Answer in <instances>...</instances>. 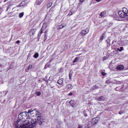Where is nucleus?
Returning a JSON list of instances; mask_svg holds the SVG:
<instances>
[{
	"label": "nucleus",
	"mask_w": 128,
	"mask_h": 128,
	"mask_svg": "<svg viewBox=\"0 0 128 128\" xmlns=\"http://www.w3.org/2000/svg\"><path fill=\"white\" fill-rule=\"evenodd\" d=\"M34 114L32 116L36 117L38 112L36 110H28V112H23L18 114V120L15 122L16 128H32V124H36V120L30 118V114Z\"/></svg>",
	"instance_id": "obj_1"
},
{
	"label": "nucleus",
	"mask_w": 128,
	"mask_h": 128,
	"mask_svg": "<svg viewBox=\"0 0 128 128\" xmlns=\"http://www.w3.org/2000/svg\"><path fill=\"white\" fill-rule=\"evenodd\" d=\"M40 114V112H38V114L36 115V116H37V118H34V120H36V124H32V126H34L36 125V124H42L44 122H46V120L42 118V117L40 116H38Z\"/></svg>",
	"instance_id": "obj_2"
},
{
	"label": "nucleus",
	"mask_w": 128,
	"mask_h": 128,
	"mask_svg": "<svg viewBox=\"0 0 128 128\" xmlns=\"http://www.w3.org/2000/svg\"><path fill=\"white\" fill-rule=\"evenodd\" d=\"M128 9L126 8H124L122 11H119L118 12V14L120 16V18H126V14H128Z\"/></svg>",
	"instance_id": "obj_3"
},
{
	"label": "nucleus",
	"mask_w": 128,
	"mask_h": 128,
	"mask_svg": "<svg viewBox=\"0 0 128 128\" xmlns=\"http://www.w3.org/2000/svg\"><path fill=\"white\" fill-rule=\"evenodd\" d=\"M97 122H98V118H93L91 120L92 126H94V124H96Z\"/></svg>",
	"instance_id": "obj_4"
},
{
	"label": "nucleus",
	"mask_w": 128,
	"mask_h": 128,
	"mask_svg": "<svg viewBox=\"0 0 128 128\" xmlns=\"http://www.w3.org/2000/svg\"><path fill=\"white\" fill-rule=\"evenodd\" d=\"M88 30L85 29L80 32V35L82 36H84L87 34H88Z\"/></svg>",
	"instance_id": "obj_5"
},
{
	"label": "nucleus",
	"mask_w": 128,
	"mask_h": 128,
	"mask_svg": "<svg viewBox=\"0 0 128 128\" xmlns=\"http://www.w3.org/2000/svg\"><path fill=\"white\" fill-rule=\"evenodd\" d=\"M106 16V12L105 11H103L100 14V18H105Z\"/></svg>",
	"instance_id": "obj_6"
},
{
	"label": "nucleus",
	"mask_w": 128,
	"mask_h": 128,
	"mask_svg": "<svg viewBox=\"0 0 128 128\" xmlns=\"http://www.w3.org/2000/svg\"><path fill=\"white\" fill-rule=\"evenodd\" d=\"M47 26H48V24H46V23L43 24V25L42 26V28L41 30V34H42V32H44V30L46 28Z\"/></svg>",
	"instance_id": "obj_7"
},
{
	"label": "nucleus",
	"mask_w": 128,
	"mask_h": 128,
	"mask_svg": "<svg viewBox=\"0 0 128 128\" xmlns=\"http://www.w3.org/2000/svg\"><path fill=\"white\" fill-rule=\"evenodd\" d=\"M66 90H70L72 89V84H69L66 86Z\"/></svg>",
	"instance_id": "obj_8"
},
{
	"label": "nucleus",
	"mask_w": 128,
	"mask_h": 128,
	"mask_svg": "<svg viewBox=\"0 0 128 128\" xmlns=\"http://www.w3.org/2000/svg\"><path fill=\"white\" fill-rule=\"evenodd\" d=\"M124 68V66L122 65H118L116 66V69L118 70H122Z\"/></svg>",
	"instance_id": "obj_9"
},
{
	"label": "nucleus",
	"mask_w": 128,
	"mask_h": 128,
	"mask_svg": "<svg viewBox=\"0 0 128 128\" xmlns=\"http://www.w3.org/2000/svg\"><path fill=\"white\" fill-rule=\"evenodd\" d=\"M36 28L32 29L29 32L30 36H32L36 32Z\"/></svg>",
	"instance_id": "obj_10"
},
{
	"label": "nucleus",
	"mask_w": 128,
	"mask_h": 128,
	"mask_svg": "<svg viewBox=\"0 0 128 128\" xmlns=\"http://www.w3.org/2000/svg\"><path fill=\"white\" fill-rule=\"evenodd\" d=\"M70 106H72L74 107V106H76V101H74V100H71L70 102Z\"/></svg>",
	"instance_id": "obj_11"
},
{
	"label": "nucleus",
	"mask_w": 128,
	"mask_h": 128,
	"mask_svg": "<svg viewBox=\"0 0 128 128\" xmlns=\"http://www.w3.org/2000/svg\"><path fill=\"white\" fill-rule=\"evenodd\" d=\"M58 84H60V86H62V84H64V79L62 78H60L58 80Z\"/></svg>",
	"instance_id": "obj_12"
},
{
	"label": "nucleus",
	"mask_w": 128,
	"mask_h": 128,
	"mask_svg": "<svg viewBox=\"0 0 128 128\" xmlns=\"http://www.w3.org/2000/svg\"><path fill=\"white\" fill-rule=\"evenodd\" d=\"M98 86H93L91 90H98Z\"/></svg>",
	"instance_id": "obj_13"
},
{
	"label": "nucleus",
	"mask_w": 128,
	"mask_h": 128,
	"mask_svg": "<svg viewBox=\"0 0 128 128\" xmlns=\"http://www.w3.org/2000/svg\"><path fill=\"white\" fill-rule=\"evenodd\" d=\"M26 5V2L22 1L19 5V6H22Z\"/></svg>",
	"instance_id": "obj_14"
},
{
	"label": "nucleus",
	"mask_w": 128,
	"mask_h": 128,
	"mask_svg": "<svg viewBox=\"0 0 128 128\" xmlns=\"http://www.w3.org/2000/svg\"><path fill=\"white\" fill-rule=\"evenodd\" d=\"M98 100H104V97L101 96L100 97H99Z\"/></svg>",
	"instance_id": "obj_15"
},
{
	"label": "nucleus",
	"mask_w": 128,
	"mask_h": 128,
	"mask_svg": "<svg viewBox=\"0 0 128 128\" xmlns=\"http://www.w3.org/2000/svg\"><path fill=\"white\" fill-rule=\"evenodd\" d=\"M117 50H118V52H122L124 50V47H120V48H117Z\"/></svg>",
	"instance_id": "obj_16"
},
{
	"label": "nucleus",
	"mask_w": 128,
	"mask_h": 128,
	"mask_svg": "<svg viewBox=\"0 0 128 128\" xmlns=\"http://www.w3.org/2000/svg\"><path fill=\"white\" fill-rule=\"evenodd\" d=\"M38 53L36 52L34 56V58H38Z\"/></svg>",
	"instance_id": "obj_17"
},
{
	"label": "nucleus",
	"mask_w": 128,
	"mask_h": 128,
	"mask_svg": "<svg viewBox=\"0 0 128 128\" xmlns=\"http://www.w3.org/2000/svg\"><path fill=\"white\" fill-rule=\"evenodd\" d=\"M64 26H66V24H60L58 26V28H59L62 29V28H64Z\"/></svg>",
	"instance_id": "obj_18"
},
{
	"label": "nucleus",
	"mask_w": 128,
	"mask_h": 128,
	"mask_svg": "<svg viewBox=\"0 0 128 128\" xmlns=\"http://www.w3.org/2000/svg\"><path fill=\"white\" fill-rule=\"evenodd\" d=\"M106 42H107L108 45L110 46V39L108 38Z\"/></svg>",
	"instance_id": "obj_19"
},
{
	"label": "nucleus",
	"mask_w": 128,
	"mask_h": 128,
	"mask_svg": "<svg viewBox=\"0 0 128 128\" xmlns=\"http://www.w3.org/2000/svg\"><path fill=\"white\" fill-rule=\"evenodd\" d=\"M24 12H21L19 14V18H22V16H24Z\"/></svg>",
	"instance_id": "obj_20"
},
{
	"label": "nucleus",
	"mask_w": 128,
	"mask_h": 128,
	"mask_svg": "<svg viewBox=\"0 0 128 128\" xmlns=\"http://www.w3.org/2000/svg\"><path fill=\"white\" fill-rule=\"evenodd\" d=\"M42 1H38V0H37L36 2L38 6H40V4H42Z\"/></svg>",
	"instance_id": "obj_21"
},
{
	"label": "nucleus",
	"mask_w": 128,
	"mask_h": 128,
	"mask_svg": "<svg viewBox=\"0 0 128 128\" xmlns=\"http://www.w3.org/2000/svg\"><path fill=\"white\" fill-rule=\"evenodd\" d=\"M114 20H120V18H118V16H116L114 18Z\"/></svg>",
	"instance_id": "obj_22"
},
{
	"label": "nucleus",
	"mask_w": 128,
	"mask_h": 128,
	"mask_svg": "<svg viewBox=\"0 0 128 128\" xmlns=\"http://www.w3.org/2000/svg\"><path fill=\"white\" fill-rule=\"evenodd\" d=\"M104 38V34H102V36L100 38V40H102Z\"/></svg>",
	"instance_id": "obj_23"
},
{
	"label": "nucleus",
	"mask_w": 128,
	"mask_h": 128,
	"mask_svg": "<svg viewBox=\"0 0 128 128\" xmlns=\"http://www.w3.org/2000/svg\"><path fill=\"white\" fill-rule=\"evenodd\" d=\"M79 58H76L73 61V62L74 63V62H78V60Z\"/></svg>",
	"instance_id": "obj_24"
},
{
	"label": "nucleus",
	"mask_w": 128,
	"mask_h": 128,
	"mask_svg": "<svg viewBox=\"0 0 128 128\" xmlns=\"http://www.w3.org/2000/svg\"><path fill=\"white\" fill-rule=\"evenodd\" d=\"M36 96H40L42 94V93L40 92H36Z\"/></svg>",
	"instance_id": "obj_25"
},
{
	"label": "nucleus",
	"mask_w": 128,
	"mask_h": 128,
	"mask_svg": "<svg viewBox=\"0 0 128 128\" xmlns=\"http://www.w3.org/2000/svg\"><path fill=\"white\" fill-rule=\"evenodd\" d=\"M72 74H69V78L70 80H72Z\"/></svg>",
	"instance_id": "obj_26"
},
{
	"label": "nucleus",
	"mask_w": 128,
	"mask_h": 128,
	"mask_svg": "<svg viewBox=\"0 0 128 128\" xmlns=\"http://www.w3.org/2000/svg\"><path fill=\"white\" fill-rule=\"evenodd\" d=\"M32 68V65H29L28 70H30V68Z\"/></svg>",
	"instance_id": "obj_27"
},
{
	"label": "nucleus",
	"mask_w": 128,
	"mask_h": 128,
	"mask_svg": "<svg viewBox=\"0 0 128 128\" xmlns=\"http://www.w3.org/2000/svg\"><path fill=\"white\" fill-rule=\"evenodd\" d=\"M106 84H110V81L109 80H108L106 82Z\"/></svg>",
	"instance_id": "obj_28"
},
{
	"label": "nucleus",
	"mask_w": 128,
	"mask_h": 128,
	"mask_svg": "<svg viewBox=\"0 0 128 128\" xmlns=\"http://www.w3.org/2000/svg\"><path fill=\"white\" fill-rule=\"evenodd\" d=\"M68 16H72V12H70L68 14Z\"/></svg>",
	"instance_id": "obj_29"
},
{
	"label": "nucleus",
	"mask_w": 128,
	"mask_h": 128,
	"mask_svg": "<svg viewBox=\"0 0 128 128\" xmlns=\"http://www.w3.org/2000/svg\"><path fill=\"white\" fill-rule=\"evenodd\" d=\"M102 76H106V72H102Z\"/></svg>",
	"instance_id": "obj_30"
},
{
	"label": "nucleus",
	"mask_w": 128,
	"mask_h": 128,
	"mask_svg": "<svg viewBox=\"0 0 128 128\" xmlns=\"http://www.w3.org/2000/svg\"><path fill=\"white\" fill-rule=\"evenodd\" d=\"M80 2H86V0H80Z\"/></svg>",
	"instance_id": "obj_31"
},
{
	"label": "nucleus",
	"mask_w": 128,
	"mask_h": 128,
	"mask_svg": "<svg viewBox=\"0 0 128 128\" xmlns=\"http://www.w3.org/2000/svg\"><path fill=\"white\" fill-rule=\"evenodd\" d=\"M123 113H124V112H122V111H120V112H119V114H122Z\"/></svg>",
	"instance_id": "obj_32"
},
{
	"label": "nucleus",
	"mask_w": 128,
	"mask_h": 128,
	"mask_svg": "<svg viewBox=\"0 0 128 128\" xmlns=\"http://www.w3.org/2000/svg\"><path fill=\"white\" fill-rule=\"evenodd\" d=\"M72 92H71L68 94V96H72Z\"/></svg>",
	"instance_id": "obj_33"
},
{
	"label": "nucleus",
	"mask_w": 128,
	"mask_h": 128,
	"mask_svg": "<svg viewBox=\"0 0 128 128\" xmlns=\"http://www.w3.org/2000/svg\"><path fill=\"white\" fill-rule=\"evenodd\" d=\"M112 24H114L112 23H110L109 24V26H112Z\"/></svg>",
	"instance_id": "obj_34"
},
{
	"label": "nucleus",
	"mask_w": 128,
	"mask_h": 128,
	"mask_svg": "<svg viewBox=\"0 0 128 128\" xmlns=\"http://www.w3.org/2000/svg\"><path fill=\"white\" fill-rule=\"evenodd\" d=\"M78 128H82V125H80Z\"/></svg>",
	"instance_id": "obj_35"
},
{
	"label": "nucleus",
	"mask_w": 128,
	"mask_h": 128,
	"mask_svg": "<svg viewBox=\"0 0 128 128\" xmlns=\"http://www.w3.org/2000/svg\"><path fill=\"white\" fill-rule=\"evenodd\" d=\"M102 0H96L97 2H102Z\"/></svg>",
	"instance_id": "obj_36"
},
{
	"label": "nucleus",
	"mask_w": 128,
	"mask_h": 128,
	"mask_svg": "<svg viewBox=\"0 0 128 128\" xmlns=\"http://www.w3.org/2000/svg\"><path fill=\"white\" fill-rule=\"evenodd\" d=\"M106 60V56H104V58H103V60Z\"/></svg>",
	"instance_id": "obj_37"
},
{
	"label": "nucleus",
	"mask_w": 128,
	"mask_h": 128,
	"mask_svg": "<svg viewBox=\"0 0 128 128\" xmlns=\"http://www.w3.org/2000/svg\"><path fill=\"white\" fill-rule=\"evenodd\" d=\"M16 44H20V41L19 40L16 41Z\"/></svg>",
	"instance_id": "obj_38"
},
{
	"label": "nucleus",
	"mask_w": 128,
	"mask_h": 128,
	"mask_svg": "<svg viewBox=\"0 0 128 128\" xmlns=\"http://www.w3.org/2000/svg\"><path fill=\"white\" fill-rule=\"evenodd\" d=\"M48 68V66H44V68Z\"/></svg>",
	"instance_id": "obj_39"
},
{
	"label": "nucleus",
	"mask_w": 128,
	"mask_h": 128,
	"mask_svg": "<svg viewBox=\"0 0 128 128\" xmlns=\"http://www.w3.org/2000/svg\"><path fill=\"white\" fill-rule=\"evenodd\" d=\"M114 41L112 42V44H114Z\"/></svg>",
	"instance_id": "obj_40"
},
{
	"label": "nucleus",
	"mask_w": 128,
	"mask_h": 128,
	"mask_svg": "<svg viewBox=\"0 0 128 128\" xmlns=\"http://www.w3.org/2000/svg\"><path fill=\"white\" fill-rule=\"evenodd\" d=\"M48 6L50 7V6H48Z\"/></svg>",
	"instance_id": "obj_41"
},
{
	"label": "nucleus",
	"mask_w": 128,
	"mask_h": 128,
	"mask_svg": "<svg viewBox=\"0 0 128 128\" xmlns=\"http://www.w3.org/2000/svg\"><path fill=\"white\" fill-rule=\"evenodd\" d=\"M81 54H80L79 56H80Z\"/></svg>",
	"instance_id": "obj_42"
},
{
	"label": "nucleus",
	"mask_w": 128,
	"mask_h": 128,
	"mask_svg": "<svg viewBox=\"0 0 128 128\" xmlns=\"http://www.w3.org/2000/svg\"><path fill=\"white\" fill-rule=\"evenodd\" d=\"M78 36H80V34L78 35Z\"/></svg>",
	"instance_id": "obj_43"
}]
</instances>
